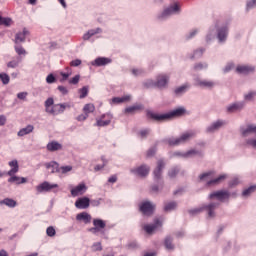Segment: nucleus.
I'll list each match as a JSON object with an SVG mask.
<instances>
[{"label": "nucleus", "instance_id": "nucleus-1", "mask_svg": "<svg viewBox=\"0 0 256 256\" xmlns=\"http://www.w3.org/2000/svg\"><path fill=\"white\" fill-rule=\"evenodd\" d=\"M184 113H185V109L181 107L173 110L170 113H165V114H159L151 110H146V118L153 122L162 123V122L170 121L174 117L183 116Z\"/></svg>", "mask_w": 256, "mask_h": 256}, {"label": "nucleus", "instance_id": "nucleus-2", "mask_svg": "<svg viewBox=\"0 0 256 256\" xmlns=\"http://www.w3.org/2000/svg\"><path fill=\"white\" fill-rule=\"evenodd\" d=\"M169 82V75L167 74H159L156 77V82L153 80H148L144 83V86L146 88H151V87H157L159 89L166 88Z\"/></svg>", "mask_w": 256, "mask_h": 256}, {"label": "nucleus", "instance_id": "nucleus-3", "mask_svg": "<svg viewBox=\"0 0 256 256\" xmlns=\"http://www.w3.org/2000/svg\"><path fill=\"white\" fill-rule=\"evenodd\" d=\"M196 133L194 131L185 132L182 135H180L179 138H168L166 142L170 146H177L182 143H187L190 139L195 137Z\"/></svg>", "mask_w": 256, "mask_h": 256}, {"label": "nucleus", "instance_id": "nucleus-4", "mask_svg": "<svg viewBox=\"0 0 256 256\" xmlns=\"http://www.w3.org/2000/svg\"><path fill=\"white\" fill-rule=\"evenodd\" d=\"M47 169H51V173H58L61 172L62 174H67L71 172L72 167L71 166H62L59 168V164L57 162H51L46 165Z\"/></svg>", "mask_w": 256, "mask_h": 256}, {"label": "nucleus", "instance_id": "nucleus-5", "mask_svg": "<svg viewBox=\"0 0 256 256\" xmlns=\"http://www.w3.org/2000/svg\"><path fill=\"white\" fill-rule=\"evenodd\" d=\"M154 210H155V205H153L149 201H145L140 204V212L143 215H153Z\"/></svg>", "mask_w": 256, "mask_h": 256}, {"label": "nucleus", "instance_id": "nucleus-6", "mask_svg": "<svg viewBox=\"0 0 256 256\" xmlns=\"http://www.w3.org/2000/svg\"><path fill=\"white\" fill-rule=\"evenodd\" d=\"M163 220L155 219L154 224H146L143 226V230L146 234H153L158 227H162Z\"/></svg>", "mask_w": 256, "mask_h": 256}, {"label": "nucleus", "instance_id": "nucleus-7", "mask_svg": "<svg viewBox=\"0 0 256 256\" xmlns=\"http://www.w3.org/2000/svg\"><path fill=\"white\" fill-rule=\"evenodd\" d=\"M58 185L57 184H50L49 182L45 181L41 184H39L37 187H36V191L38 194H42L44 192H49L51 191L52 189H55L57 188Z\"/></svg>", "mask_w": 256, "mask_h": 256}, {"label": "nucleus", "instance_id": "nucleus-8", "mask_svg": "<svg viewBox=\"0 0 256 256\" xmlns=\"http://www.w3.org/2000/svg\"><path fill=\"white\" fill-rule=\"evenodd\" d=\"M165 162L163 160H159L156 168L153 171L154 180L159 182L162 178V170L165 168Z\"/></svg>", "mask_w": 256, "mask_h": 256}, {"label": "nucleus", "instance_id": "nucleus-9", "mask_svg": "<svg viewBox=\"0 0 256 256\" xmlns=\"http://www.w3.org/2000/svg\"><path fill=\"white\" fill-rule=\"evenodd\" d=\"M86 191H87V186H86V184L82 183V184H79L78 186L71 189V195L73 197H76V196L85 194Z\"/></svg>", "mask_w": 256, "mask_h": 256}, {"label": "nucleus", "instance_id": "nucleus-10", "mask_svg": "<svg viewBox=\"0 0 256 256\" xmlns=\"http://www.w3.org/2000/svg\"><path fill=\"white\" fill-rule=\"evenodd\" d=\"M229 196H230V194L228 191L221 190V191H216V192L211 193L209 195V198L213 199L216 197L218 200L223 201L224 199H228Z\"/></svg>", "mask_w": 256, "mask_h": 256}, {"label": "nucleus", "instance_id": "nucleus-11", "mask_svg": "<svg viewBox=\"0 0 256 256\" xmlns=\"http://www.w3.org/2000/svg\"><path fill=\"white\" fill-rule=\"evenodd\" d=\"M110 123H111V116L106 114V115L100 116L99 119H96L95 126L105 127V126L109 125Z\"/></svg>", "mask_w": 256, "mask_h": 256}, {"label": "nucleus", "instance_id": "nucleus-12", "mask_svg": "<svg viewBox=\"0 0 256 256\" xmlns=\"http://www.w3.org/2000/svg\"><path fill=\"white\" fill-rule=\"evenodd\" d=\"M69 107L70 106L67 104H57V105L52 106L50 112H48V113L57 115L59 113H64L66 108H69Z\"/></svg>", "mask_w": 256, "mask_h": 256}, {"label": "nucleus", "instance_id": "nucleus-13", "mask_svg": "<svg viewBox=\"0 0 256 256\" xmlns=\"http://www.w3.org/2000/svg\"><path fill=\"white\" fill-rule=\"evenodd\" d=\"M111 62L112 60L110 58L98 57L91 64L92 66L101 67V66L109 65Z\"/></svg>", "mask_w": 256, "mask_h": 256}, {"label": "nucleus", "instance_id": "nucleus-14", "mask_svg": "<svg viewBox=\"0 0 256 256\" xmlns=\"http://www.w3.org/2000/svg\"><path fill=\"white\" fill-rule=\"evenodd\" d=\"M8 166L11 167V170H9L7 172L8 176H13L15 174H18V172H19V162H18V160L14 159V160L8 162Z\"/></svg>", "mask_w": 256, "mask_h": 256}, {"label": "nucleus", "instance_id": "nucleus-15", "mask_svg": "<svg viewBox=\"0 0 256 256\" xmlns=\"http://www.w3.org/2000/svg\"><path fill=\"white\" fill-rule=\"evenodd\" d=\"M179 10H180L179 4L174 3L172 6H170L167 9L164 10V12L162 13V18L170 16L174 13H177V12H179Z\"/></svg>", "mask_w": 256, "mask_h": 256}, {"label": "nucleus", "instance_id": "nucleus-16", "mask_svg": "<svg viewBox=\"0 0 256 256\" xmlns=\"http://www.w3.org/2000/svg\"><path fill=\"white\" fill-rule=\"evenodd\" d=\"M90 206V200L87 197L75 201V207L78 209H87Z\"/></svg>", "mask_w": 256, "mask_h": 256}, {"label": "nucleus", "instance_id": "nucleus-17", "mask_svg": "<svg viewBox=\"0 0 256 256\" xmlns=\"http://www.w3.org/2000/svg\"><path fill=\"white\" fill-rule=\"evenodd\" d=\"M254 71H255V67L249 66V65H239L238 67H236V72L244 75H247Z\"/></svg>", "mask_w": 256, "mask_h": 256}, {"label": "nucleus", "instance_id": "nucleus-18", "mask_svg": "<svg viewBox=\"0 0 256 256\" xmlns=\"http://www.w3.org/2000/svg\"><path fill=\"white\" fill-rule=\"evenodd\" d=\"M8 183H15L16 185H23L27 183V178L24 177H18V176H10V178H8Z\"/></svg>", "mask_w": 256, "mask_h": 256}, {"label": "nucleus", "instance_id": "nucleus-19", "mask_svg": "<svg viewBox=\"0 0 256 256\" xmlns=\"http://www.w3.org/2000/svg\"><path fill=\"white\" fill-rule=\"evenodd\" d=\"M30 32L28 30H26V28H24L23 32H19L16 34L15 36V43H22L25 41L26 36H29Z\"/></svg>", "mask_w": 256, "mask_h": 256}, {"label": "nucleus", "instance_id": "nucleus-20", "mask_svg": "<svg viewBox=\"0 0 256 256\" xmlns=\"http://www.w3.org/2000/svg\"><path fill=\"white\" fill-rule=\"evenodd\" d=\"M76 220L83 221L84 224H89L92 220V217L87 212H81L78 215H76Z\"/></svg>", "mask_w": 256, "mask_h": 256}, {"label": "nucleus", "instance_id": "nucleus-21", "mask_svg": "<svg viewBox=\"0 0 256 256\" xmlns=\"http://www.w3.org/2000/svg\"><path fill=\"white\" fill-rule=\"evenodd\" d=\"M47 149L50 152H56V151L63 149V146L56 141H52V142L48 143Z\"/></svg>", "mask_w": 256, "mask_h": 256}, {"label": "nucleus", "instance_id": "nucleus-22", "mask_svg": "<svg viewBox=\"0 0 256 256\" xmlns=\"http://www.w3.org/2000/svg\"><path fill=\"white\" fill-rule=\"evenodd\" d=\"M33 131H34V126H33V125H28V126L22 128V129H20V130L18 131L17 135H18L19 137H23V136H25V135H28V134H30V133H33Z\"/></svg>", "mask_w": 256, "mask_h": 256}, {"label": "nucleus", "instance_id": "nucleus-23", "mask_svg": "<svg viewBox=\"0 0 256 256\" xmlns=\"http://www.w3.org/2000/svg\"><path fill=\"white\" fill-rule=\"evenodd\" d=\"M225 123L221 120H218L217 122H214L211 126L207 128L208 133H212L214 131H217L219 128H221Z\"/></svg>", "mask_w": 256, "mask_h": 256}, {"label": "nucleus", "instance_id": "nucleus-24", "mask_svg": "<svg viewBox=\"0 0 256 256\" xmlns=\"http://www.w3.org/2000/svg\"><path fill=\"white\" fill-rule=\"evenodd\" d=\"M197 86L211 89L215 86V83L213 81L201 80L197 82Z\"/></svg>", "mask_w": 256, "mask_h": 256}, {"label": "nucleus", "instance_id": "nucleus-25", "mask_svg": "<svg viewBox=\"0 0 256 256\" xmlns=\"http://www.w3.org/2000/svg\"><path fill=\"white\" fill-rule=\"evenodd\" d=\"M241 133L244 137L250 133H256V125H248L247 128H241Z\"/></svg>", "mask_w": 256, "mask_h": 256}, {"label": "nucleus", "instance_id": "nucleus-26", "mask_svg": "<svg viewBox=\"0 0 256 256\" xmlns=\"http://www.w3.org/2000/svg\"><path fill=\"white\" fill-rule=\"evenodd\" d=\"M164 246L167 250H174L175 246L173 244V238L171 236H166L164 239Z\"/></svg>", "mask_w": 256, "mask_h": 256}, {"label": "nucleus", "instance_id": "nucleus-27", "mask_svg": "<svg viewBox=\"0 0 256 256\" xmlns=\"http://www.w3.org/2000/svg\"><path fill=\"white\" fill-rule=\"evenodd\" d=\"M137 175H140L141 177H145L146 175H149L150 169L148 166L143 165L137 168Z\"/></svg>", "mask_w": 256, "mask_h": 256}, {"label": "nucleus", "instance_id": "nucleus-28", "mask_svg": "<svg viewBox=\"0 0 256 256\" xmlns=\"http://www.w3.org/2000/svg\"><path fill=\"white\" fill-rule=\"evenodd\" d=\"M101 32L100 28L88 30L86 34L83 35L84 40H89L91 37H93L96 34H99Z\"/></svg>", "mask_w": 256, "mask_h": 256}, {"label": "nucleus", "instance_id": "nucleus-29", "mask_svg": "<svg viewBox=\"0 0 256 256\" xmlns=\"http://www.w3.org/2000/svg\"><path fill=\"white\" fill-rule=\"evenodd\" d=\"M226 178H227V175H225V174L220 175L218 178H214V179L208 181V182H207V185H208V186H211V185H218L219 183H221L222 181H224Z\"/></svg>", "mask_w": 256, "mask_h": 256}, {"label": "nucleus", "instance_id": "nucleus-30", "mask_svg": "<svg viewBox=\"0 0 256 256\" xmlns=\"http://www.w3.org/2000/svg\"><path fill=\"white\" fill-rule=\"evenodd\" d=\"M0 205H6L10 208H14L15 206H17V201L10 198H6L0 201Z\"/></svg>", "mask_w": 256, "mask_h": 256}, {"label": "nucleus", "instance_id": "nucleus-31", "mask_svg": "<svg viewBox=\"0 0 256 256\" xmlns=\"http://www.w3.org/2000/svg\"><path fill=\"white\" fill-rule=\"evenodd\" d=\"M219 206V203H211L208 206H206V209L208 211V216L209 217H214L215 213L214 210Z\"/></svg>", "mask_w": 256, "mask_h": 256}, {"label": "nucleus", "instance_id": "nucleus-32", "mask_svg": "<svg viewBox=\"0 0 256 256\" xmlns=\"http://www.w3.org/2000/svg\"><path fill=\"white\" fill-rule=\"evenodd\" d=\"M228 35V28L227 27H223L218 31V39L220 41H224L227 38Z\"/></svg>", "mask_w": 256, "mask_h": 256}, {"label": "nucleus", "instance_id": "nucleus-33", "mask_svg": "<svg viewBox=\"0 0 256 256\" xmlns=\"http://www.w3.org/2000/svg\"><path fill=\"white\" fill-rule=\"evenodd\" d=\"M128 100H129L128 96L113 97L111 104L117 105V104H121V103L127 102Z\"/></svg>", "mask_w": 256, "mask_h": 256}, {"label": "nucleus", "instance_id": "nucleus-34", "mask_svg": "<svg viewBox=\"0 0 256 256\" xmlns=\"http://www.w3.org/2000/svg\"><path fill=\"white\" fill-rule=\"evenodd\" d=\"M242 108H243L242 103H235L231 106H228V113H235L236 111H239Z\"/></svg>", "mask_w": 256, "mask_h": 256}, {"label": "nucleus", "instance_id": "nucleus-35", "mask_svg": "<svg viewBox=\"0 0 256 256\" xmlns=\"http://www.w3.org/2000/svg\"><path fill=\"white\" fill-rule=\"evenodd\" d=\"M144 110V106L141 104H136L129 107V113H138Z\"/></svg>", "mask_w": 256, "mask_h": 256}, {"label": "nucleus", "instance_id": "nucleus-36", "mask_svg": "<svg viewBox=\"0 0 256 256\" xmlns=\"http://www.w3.org/2000/svg\"><path fill=\"white\" fill-rule=\"evenodd\" d=\"M94 227L100 229H104L106 227V223L101 219H94L93 220Z\"/></svg>", "mask_w": 256, "mask_h": 256}, {"label": "nucleus", "instance_id": "nucleus-37", "mask_svg": "<svg viewBox=\"0 0 256 256\" xmlns=\"http://www.w3.org/2000/svg\"><path fill=\"white\" fill-rule=\"evenodd\" d=\"M95 111V106L93 104H86L84 107H83V113L88 115L90 113H93Z\"/></svg>", "mask_w": 256, "mask_h": 256}, {"label": "nucleus", "instance_id": "nucleus-38", "mask_svg": "<svg viewBox=\"0 0 256 256\" xmlns=\"http://www.w3.org/2000/svg\"><path fill=\"white\" fill-rule=\"evenodd\" d=\"M12 23L13 21L11 18H5L0 15V25H3L5 27H10Z\"/></svg>", "mask_w": 256, "mask_h": 256}, {"label": "nucleus", "instance_id": "nucleus-39", "mask_svg": "<svg viewBox=\"0 0 256 256\" xmlns=\"http://www.w3.org/2000/svg\"><path fill=\"white\" fill-rule=\"evenodd\" d=\"M80 99H85L88 96L89 93V87L88 86H83L80 90Z\"/></svg>", "mask_w": 256, "mask_h": 256}, {"label": "nucleus", "instance_id": "nucleus-40", "mask_svg": "<svg viewBox=\"0 0 256 256\" xmlns=\"http://www.w3.org/2000/svg\"><path fill=\"white\" fill-rule=\"evenodd\" d=\"M20 62H21L20 57H17L15 60H12L11 62H9L7 64V67L12 68V69L17 68L19 66Z\"/></svg>", "mask_w": 256, "mask_h": 256}, {"label": "nucleus", "instance_id": "nucleus-41", "mask_svg": "<svg viewBox=\"0 0 256 256\" xmlns=\"http://www.w3.org/2000/svg\"><path fill=\"white\" fill-rule=\"evenodd\" d=\"M14 49L18 56H25L27 54L26 50L21 45H16Z\"/></svg>", "mask_w": 256, "mask_h": 256}, {"label": "nucleus", "instance_id": "nucleus-42", "mask_svg": "<svg viewBox=\"0 0 256 256\" xmlns=\"http://www.w3.org/2000/svg\"><path fill=\"white\" fill-rule=\"evenodd\" d=\"M175 208H177V203L170 202V203L165 204L164 210L166 212H169V211H173Z\"/></svg>", "mask_w": 256, "mask_h": 256}, {"label": "nucleus", "instance_id": "nucleus-43", "mask_svg": "<svg viewBox=\"0 0 256 256\" xmlns=\"http://www.w3.org/2000/svg\"><path fill=\"white\" fill-rule=\"evenodd\" d=\"M179 174V168L178 167H174L171 168L170 170H168V177L170 178H174Z\"/></svg>", "mask_w": 256, "mask_h": 256}, {"label": "nucleus", "instance_id": "nucleus-44", "mask_svg": "<svg viewBox=\"0 0 256 256\" xmlns=\"http://www.w3.org/2000/svg\"><path fill=\"white\" fill-rule=\"evenodd\" d=\"M54 104V99L53 98H48L45 102V107H46V112L49 113L51 111V107Z\"/></svg>", "mask_w": 256, "mask_h": 256}, {"label": "nucleus", "instance_id": "nucleus-45", "mask_svg": "<svg viewBox=\"0 0 256 256\" xmlns=\"http://www.w3.org/2000/svg\"><path fill=\"white\" fill-rule=\"evenodd\" d=\"M0 81H2L4 85H7L10 82V76L5 73L0 74Z\"/></svg>", "mask_w": 256, "mask_h": 256}, {"label": "nucleus", "instance_id": "nucleus-46", "mask_svg": "<svg viewBox=\"0 0 256 256\" xmlns=\"http://www.w3.org/2000/svg\"><path fill=\"white\" fill-rule=\"evenodd\" d=\"M188 88H189L188 85L179 86V87H177V88L175 89L174 92H175L176 95H180V94L186 92Z\"/></svg>", "mask_w": 256, "mask_h": 256}, {"label": "nucleus", "instance_id": "nucleus-47", "mask_svg": "<svg viewBox=\"0 0 256 256\" xmlns=\"http://www.w3.org/2000/svg\"><path fill=\"white\" fill-rule=\"evenodd\" d=\"M48 237H55L56 236V230L53 226H49L46 230Z\"/></svg>", "mask_w": 256, "mask_h": 256}, {"label": "nucleus", "instance_id": "nucleus-48", "mask_svg": "<svg viewBox=\"0 0 256 256\" xmlns=\"http://www.w3.org/2000/svg\"><path fill=\"white\" fill-rule=\"evenodd\" d=\"M102 250H103V248H102L101 242H96L92 245L93 252H98V251H102Z\"/></svg>", "mask_w": 256, "mask_h": 256}, {"label": "nucleus", "instance_id": "nucleus-49", "mask_svg": "<svg viewBox=\"0 0 256 256\" xmlns=\"http://www.w3.org/2000/svg\"><path fill=\"white\" fill-rule=\"evenodd\" d=\"M80 81V75L79 74H76L74 77H72L70 80H69V84L71 85H77Z\"/></svg>", "mask_w": 256, "mask_h": 256}, {"label": "nucleus", "instance_id": "nucleus-50", "mask_svg": "<svg viewBox=\"0 0 256 256\" xmlns=\"http://www.w3.org/2000/svg\"><path fill=\"white\" fill-rule=\"evenodd\" d=\"M253 192H255V186H252L250 188H246L243 192L242 195L243 196H248L251 195Z\"/></svg>", "mask_w": 256, "mask_h": 256}, {"label": "nucleus", "instance_id": "nucleus-51", "mask_svg": "<svg viewBox=\"0 0 256 256\" xmlns=\"http://www.w3.org/2000/svg\"><path fill=\"white\" fill-rule=\"evenodd\" d=\"M150 134V130L149 129H144V130H141L139 132V135L141 137V139H145L147 138V136Z\"/></svg>", "mask_w": 256, "mask_h": 256}, {"label": "nucleus", "instance_id": "nucleus-52", "mask_svg": "<svg viewBox=\"0 0 256 256\" xmlns=\"http://www.w3.org/2000/svg\"><path fill=\"white\" fill-rule=\"evenodd\" d=\"M157 152V149L156 148H150L147 152H146V157L150 158V157H153L155 156Z\"/></svg>", "mask_w": 256, "mask_h": 256}, {"label": "nucleus", "instance_id": "nucleus-53", "mask_svg": "<svg viewBox=\"0 0 256 256\" xmlns=\"http://www.w3.org/2000/svg\"><path fill=\"white\" fill-rule=\"evenodd\" d=\"M206 68H207V64H202V63L195 64V66H194L195 71H201Z\"/></svg>", "mask_w": 256, "mask_h": 256}, {"label": "nucleus", "instance_id": "nucleus-54", "mask_svg": "<svg viewBox=\"0 0 256 256\" xmlns=\"http://www.w3.org/2000/svg\"><path fill=\"white\" fill-rule=\"evenodd\" d=\"M88 117L89 116L84 113V114H81L78 117H76V120L78 122H85L88 119Z\"/></svg>", "mask_w": 256, "mask_h": 256}, {"label": "nucleus", "instance_id": "nucleus-55", "mask_svg": "<svg viewBox=\"0 0 256 256\" xmlns=\"http://www.w3.org/2000/svg\"><path fill=\"white\" fill-rule=\"evenodd\" d=\"M46 81L48 84L54 83L56 81L54 74H48Z\"/></svg>", "mask_w": 256, "mask_h": 256}, {"label": "nucleus", "instance_id": "nucleus-56", "mask_svg": "<svg viewBox=\"0 0 256 256\" xmlns=\"http://www.w3.org/2000/svg\"><path fill=\"white\" fill-rule=\"evenodd\" d=\"M131 72H132V75L135 77H138L144 73V71L141 69H132Z\"/></svg>", "mask_w": 256, "mask_h": 256}, {"label": "nucleus", "instance_id": "nucleus-57", "mask_svg": "<svg viewBox=\"0 0 256 256\" xmlns=\"http://www.w3.org/2000/svg\"><path fill=\"white\" fill-rule=\"evenodd\" d=\"M82 61L80 59H75L70 62L71 67H79L81 65Z\"/></svg>", "mask_w": 256, "mask_h": 256}, {"label": "nucleus", "instance_id": "nucleus-58", "mask_svg": "<svg viewBox=\"0 0 256 256\" xmlns=\"http://www.w3.org/2000/svg\"><path fill=\"white\" fill-rule=\"evenodd\" d=\"M212 175H213V172H212V171H209V172H206V173H204V174H201V175L199 176V179H200V180H205L206 178L211 177Z\"/></svg>", "mask_w": 256, "mask_h": 256}, {"label": "nucleus", "instance_id": "nucleus-59", "mask_svg": "<svg viewBox=\"0 0 256 256\" xmlns=\"http://www.w3.org/2000/svg\"><path fill=\"white\" fill-rule=\"evenodd\" d=\"M60 75L62 76V78L60 79L61 82L67 81L68 78L71 76V72L70 73H63L61 72Z\"/></svg>", "mask_w": 256, "mask_h": 256}, {"label": "nucleus", "instance_id": "nucleus-60", "mask_svg": "<svg viewBox=\"0 0 256 256\" xmlns=\"http://www.w3.org/2000/svg\"><path fill=\"white\" fill-rule=\"evenodd\" d=\"M27 95H28V93H27V92H20V93H18V94H17V98H18L19 100H23V101H25V100H26Z\"/></svg>", "mask_w": 256, "mask_h": 256}, {"label": "nucleus", "instance_id": "nucleus-61", "mask_svg": "<svg viewBox=\"0 0 256 256\" xmlns=\"http://www.w3.org/2000/svg\"><path fill=\"white\" fill-rule=\"evenodd\" d=\"M102 161L104 162L103 165H97V166H95L94 169H95L96 172L102 170V169L104 168V166L106 165L107 161H106L104 158H102Z\"/></svg>", "mask_w": 256, "mask_h": 256}, {"label": "nucleus", "instance_id": "nucleus-62", "mask_svg": "<svg viewBox=\"0 0 256 256\" xmlns=\"http://www.w3.org/2000/svg\"><path fill=\"white\" fill-rule=\"evenodd\" d=\"M58 90L61 92V94L63 95H67L68 94V89L65 86H58Z\"/></svg>", "mask_w": 256, "mask_h": 256}, {"label": "nucleus", "instance_id": "nucleus-63", "mask_svg": "<svg viewBox=\"0 0 256 256\" xmlns=\"http://www.w3.org/2000/svg\"><path fill=\"white\" fill-rule=\"evenodd\" d=\"M256 6V0H251L250 2H247V9H253Z\"/></svg>", "mask_w": 256, "mask_h": 256}, {"label": "nucleus", "instance_id": "nucleus-64", "mask_svg": "<svg viewBox=\"0 0 256 256\" xmlns=\"http://www.w3.org/2000/svg\"><path fill=\"white\" fill-rule=\"evenodd\" d=\"M247 144L251 145L252 147L256 148V139H248Z\"/></svg>", "mask_w": 256, "mask_h": 256}]
</instances>
